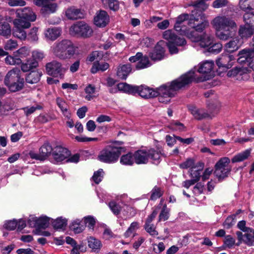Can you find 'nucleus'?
<instances>
[{
    "label": "nucleus",
    "mask_w": 254,
    "mask_h": 254,
    "mask_svg": "<svg viewBox=\"0 0 254 254\" xmlns=\"http://www.w3.org/2000/svg\"><path fill=\"white\" fill-rule=\"evenodd\" d=\"M160 209V207H155L153 210L152 213L148 216L145 223H147V224H150L153 220L156 217Z\"/></svg>",
    "instance_id": "nucleus-64"
},
{
    "label": "nucleus",
    "mask_w": 254,
    "mask_h": 254,
    "mask_svg": "<svg viewBox=\"0 0 254 254\" xmlns=\"http://www.w3.org/2000/svg\"><path fill=\"white\" fill-rule=\"evenodd\" d=\"M45 67L46 72L48 75L55 77H60L61 78L64 77L63 68L60 63L56 61H53L47 63Z\"/></svg>",
    "instance_id": "nucleus-15"
},
{
    "label": "nucleus",
    "mask_w": 254,
    "mask_h": 254,
    "mask_svg": "<svg viewBox=\"0 0 254 254\" xmlns=\"http://www.w3.org/2000/svg\"><path fill=\"white\" fill-rule=\"evenodd\" d=\"M243 17L246 24L251 25L252 21H254V13L251 11H247L244 15Z\"/></svg>",
    "instance_id": "nucleus-59"
},
{
    "label": "nucleus",
    "mask_w": 254,
    "mask_h": 254,
    "mask_svg": "<svg viewBox=\"0 0 254 254\" xmlns=\"http://www.w3.org/2000/svg\"><path fill=\"white\" fill-rule=\"evenodd\" d=\"M109 64L106 62H99L96 61L93 63L92 67L91 68L90 71L92 73H96L99 71L103 72L108 69Z\"/></svg>",
    "instance_id": "nucleus-30"
},
{
    "label": "nucleus",
    "mask_w": 254,
    "mask_h": 254,
    "mask_svg": "<svg viewBox=\"0 0 254 254\" xmlns=\"http://www.w3.org/2000/svg\"><path fill=\"white\" fill-rule=\"evenodd\" d=\"M56 103L61 109L64 116L69 119L70 118V113L67 112V105L63 99L58 97L56 98Z\"/></svg>",
    "instance_id": "nucleus-32"
},
{
    "label": "nucleus",
    "mask_w": 254,
    "mask_h": 254,
    "mask_svg": "<svg viewBox=\"0 0 254 254\" xmlns=\"http://www.w3.org/2000/svg\"><path fill=\"white\" fill-rule=\"evenodd\" d=\"M235 60L234 56L228 53V51H227L226 53H223L217 59L216 64L219 68H222L223 71H227L228 69L232 67V61Z\"/></svg>",
    "instance_id": "nucleus-14"
},
{
    "label": "nucleus",
    "mask_w": 254,
    "mask_h": 254,
    "mask_svg": "<svg viewBox=\"0 0 254 254\" xmlns=\"http://www.w3.org/2000/svg\"><path fill=\"white\" fill-rule=\"evenodd\" d=\"M55 56L61 60L71 58L75 54V49H54Z\"/></svg>",
    "instance_id": "nucleus-20"
},
{
    "label": "nucleus",
    "mask_w": 254,
    "mask_h": 254,
    "mask_svg": "<svg viewBox=\"0 0 254 254\" xmlns=\"http://www.w3.org/2000/svg\"><path fill=\"white\" fill-rule=\"evenodd\" d=\"M170 209L167 208V205L164 204L161 209L159 215V221H166L168 220L170 216Z\"/></svg>",
    "instance_id": "nucleus-46"
},
{
    "label": "nucleus",
    "mask_w": 254,
    "mask_h": 254,
    "mask_svg": "<svg viewBox=\"0 0 254 254\" xmlns=\"http://www.w3.org/2000/svg\"><path fill=\"white\" fill-rule=\"evenodd\" d=\"M17 221L15 219L5 221L3 227L9 231L14 230L17 227Z\"/></svg>",
    "instance_id": "nucleus-54"
},
{
    "label": "nucleus",
    "mask_w": 254,
    "mask_h": 254,
    "mask_svg": "<svg viewBox=\"0 0 254 254\" xmlns=\"http://www.w3.org/2000/svg\"><path fill=\"white\" fill-rule=\"evenodd\" d=\"M198 166H199L201 169L194 170V169L190 168V176L192 180H193L196 183L197 182L201 177V172L203 168L204 164L201 162H199L198 163Z\"/></svg>",
    "instance_id": "nucleus-43"
},
{
    "label": "nucleus",
    "mask_w": 254,
    "mask_h": 254,
    "mask_svg": "<svg viewBox=\"0 0 254 254\" xmlns=\"http://www.w3.org/2000/svg\"><path fill=\"white\" fill-rule=\"evenodd\" d=\"M198 21V18H196L193 15H191L189 19L188 24L194 28L196 31L202 32L208 26V22L206 20H202L200 23H195Z\"/></svg>",
    "instance_id": "nucleus-23"
},
{
    "label": "nucleus",
    "mask_w": 254,
    "mask_h": 254,
    "mask_svg": "<svg viewBox=\"0 0 254 254\" xmlns=\"http://www.w3.org/2000/svg\"><path fill=\"white\" fill-rule=\"evenodd\" d=\"M57 48H77L73 43L69 39H62L58 42L57 44Z\"/></svg>",
    "instance_id": "nucleus-47"
},
{
    "label": "nucleus",
    "mask_w": 254,
    "mask_h": 254,
    "mask_svg": "<svg viewBox=\"0 0 254 254\" xmlns=\"http://www.w3.org/2000/svg\"><path fill=\"white\" fill-rule=\"evenodd\" d=\"M51 219L47 216H41L39 218L31 216L27 220V224L31 228L34 227L38 230L45 229L49 227ZM52 220L53 219H52Z\"/></svg>",
    "instance_id": "nucleus-11"
},
{
    "label": "nucleus",
    "mask_w": 254,
    "mask_h": 254,
    "mask_svg": "<svg viewBox=\"0 0 254 254\" xmlns=\"http://www.w3.org/2000/svg\"><path fill=\"white\" fill-rule=\"evenodd\" d=\"M253 0H240L239 4L240 8L244 11H251L252 8L251 4Z\"/></svg>",
    "instance_id": "nucleus-51"
},
{
    "label": "nucleus",
    "mask_w": 254,
    "mask_h": 254,
    "mask_svg": "<svg viewBox=\"0 0 254 254\" xmlns=\"http://www.w3.org/2000/svg\"><path fill=\"white\" fill-rule=\"evenodd\" d=\"M70 155L69 150L61 146H57L52 152L53 158L57 162H61Z\"/></svg>",
    "instance_id": "nucleus-18"
},
{
    "label": "nucleus",
    "mask_w": 254,
    "mask_h": 254,
    "mask_svg": "<svg viewBox=\"0 0 254 254\" xmlns=\"http://www.w3.org/2000/svg\"><path fill=\"white\" fill-rule=\"evenodd\" d=\"M53 228L56 230L64 229L67 225V220L62 217H58L52 222Z\"/></svg>",
    "instance_id": "nucleus-42"
},
{
    "label": "nucleus",
    "mask_w": 254,
    "mask_h": 254,
    "mask_svg": "<svg viewBox=\"0 0 254 254\" xmlns=\"http://www.w3.org/2000/svg\"><path fill=\"white\" fill-rule=\"evenodd\" d=\"M124 151V148L123 147L109 145L100 152L98 158L99 160L103 163H114L118 160L122 152Z\"/></svg>",
    "instance_id": "nucleus-6"
},
{
    "label": "nucleus",
    "mask_w": 254,
    "mask_h": 254,
    "mask_svg": "<svg viewBox=\"0 0 254 254\" xmlns=\"http://www.w3.org/2000/svg\"><path fill=\"white\" fill-rule=\"evenodd\" d=\"M230 162V159L225 157L221 158L216 163L214 174L219 182L223 181L230 174L231 167L228 166Z\"/></svg>",
    "instance_id": "nucleus-9"
},
{
    "label": "nucleus",
    "mask_w": 254,
    "mask_h": 254,
    "mask_svg": "<svg viewBox=\"0 0 254 254\" xmlns=\"http://www.w3.org/2000/svg\"><path fill=\"white\" fill-rule=\"evenodd\" d=\"M211 24L215 30L216 36L224 40L231 37L237 27L236 22L232 18L225 15L216 16L212 21Z\"/></svg>",
    "instance_id": "nucleus-3"
},
{
    "label": "nucleus",
    "mask_w": 254,
    "mask_h": 254,
    "mask_svg": "<svg viewBox=\"0 0 254 254\" xmlns=\"http://www.w3.org/2000/svg\"><path fill=\"white\" fill-rule=\"evenodd\" d=\"M239 33L241 37V39L247 38L251 37L253 34L254 28L252 26L249 24H245L244 26L240 27Z\"/></svg>",
    "instance_id": "nucleus-31"
},
{
    "label": "nucleus",
    "mask_w": 254,
    "mask_h": 254,
    "mask_svg": "<svg viewBox=\"0 0 254 254\" xmlns=\"http://www.w3.org/2000/svg\"><path fill=\"white\" fill-rule=\"evenodd\" d=\"M104 172L102 169H99L98 171L94 172L92 177V180L96 184H99L104 177Z\"/></svg>",
    "instance_id": "nucleus-48"
},
{
    "label": "nucleus",
    "mask_w": 254,
    "mask_h": 254,
    "mask_svg": "<svg viewBox=\"0 0 254 254\" xmlns=\"http://www.w3.org/2000/svg\"><path fill=\"white\" fill-rule=\"evenodd\" d=\"M171 128L174 130L182 131L184 130V125L178 121H173L170 125Z\"/></svg>",
    "instance_id": "nucleus-63"
},
{
    "label": "nucleus",
    "mask_w": 254,
    "mask_h": 254,
    "mask_svg": "<svg viewBox=\"0 0 254 254\" xmlns=\"http://www.w3.org/2000/svg\"><path fill=\"white\" fill-rule=\"evenodd\" d=\"M45 57L44 53L41 51L36 50L32 52V58L33 60L41 61Z\"/></svg>",
    "instance_id": "nucleus-62"
},
{
    "label": "nucleus",
    "mask_w": 254,
    "mask_h": 254,
    "mask_svg": "<svg viewBox=\"0 0 254 254\" xmlns=\"http://www.w3.org/2000/svg\"><path fill=\"white\" fill-rule=\"evenodd\" d=\"M165 49H151L148 52V57L154 62L160 61L165 57Z\"/></svg>",
    "instance_id": "nucleus-27"
},
{
    "label": "nucleus",
    "mask_w": 254,
    "mask_h": 254,
    "mask_svg": "<svg viewBox=\"0 0 254 254\" xmlns=\"http://www.w3.org/2000/svg\"><path fill=\"white\" fill-rule=\"evenodd\" d=\"M237 62L241 64H247L254 70V49H243L240 51Z\"/></svg>",
    "instance_id": "nucleus-10"
},
{
    "label": "nucleus",
    "mask_w": 254,
    "mask_h": 254,
    "mask_svg": "<svg viewBox=\"0 0 254 254\" xmlns=\"http://www.w3.org/2000/svg\"><path fill=\"white\" fill-rule=\"evenodd\" d=\"M21 64V69L24 72L34 70L35 68H37L39 66L38 62L33 59H28L25 63Z\"/></svg>",
    "instance_id": "nucleus-29"
},
{
    "label": "nucleus",
    "mask_w": 254,
    "mask_h": 254,
    "mask_svg": "<svg viewBox=\"0 0 254 254\" xmlns=\"http://www.w3.org/2000/svg\"><path fill=\"white\" fill-rule=\"evenodd\" d=\"M189 15L188 14H183L179 15L176 19V23L174 25V28L176 31L179 32L181 34H184L187 36L188 33H186L185 30L183 29L181 26L182 23L185 20L190 19Z\"/></svg>",
    "instance_id": "nucleus-28"
},
{
    "label": "nucleus",
    "mask_w": 254,
    "mask_h": 254,
    "mask_svg": "<svg viewBox=\"0 0 254 254\" xmlns=\"http://www.w3.org/2000/svg\"><path fill=\"white\" fill-rule=\"evenodd\" d=\"M110 21V16L107 12L103 10H100L96 13L94 18V24L98 27H104Z\"/></svg>",
    "instance_id": "nucleus-19"
},
{
    "label": "nucleus",
    "mask_w": 254,
    "mask_h": 254,
    "mask_svg": "<svg viewBox=\"0 0 254 254\" xmlns=\"http://www.w3.org/2000/svg\"><path fill=\"white\" fill-rule=\"evenodd\" d=\"M205 0H200L193 2V6L202 10H205L208 7V5L205 3Z\"/></svg>",
    "instance_id": "nucleus-61"
},
{
    "label": "nucleus",
    "mask_w": 254,
    "mask_h": 254,
    "mask_svg": "<svg viewBox=\"0 0 254 254\" xmlns=\"http://www.w3.org/2000/svg\"><path fill=\"white\" fill-rule=\"evenodd\" d=\"M139 228V224L137 222H133L131 223L130 226L128 228L127 230L125 232L124 234V236L125 238H128L132 234H133V237L134 236V233L135 232L136 230Z\"/></svg>",
    "instance_id": "nucleus-44"
},
{
    "label": "nucleus",
    "mask_w": 254,
    "mask_h": 254,
    "mask_svg": "<svg viewBox=\"0 0 254 254\" xmlns=\"http://www.w3.org/2000/svg\"><path fill=\"white\" fill-rule=\"evenodd\" d=\"M29 72L26 74L25 77V82L27 83L33 84L38 83L43 75L42 71L36 69L31 70Z\"/></svg>",
    "instance_id": "nucleus-22"
},
{
    "label": "nucleus",
    "mask_w": 254,
    "mask_h": 254,
    "mask_svg": "<svg viewBox=\"0 0 254 254\" xmlns=\"http://www.w3.org/2000/svg\"><path fill=\"white\" fill-rule=\"evenodd\" d=\"M152 65L151 63L150 62L148 57L147 56H143L140 59L139 61L135 65V68L137 70H140L144 68H148Z\"/></svg>",
    "instance_id": "nucleus-36"
},
{
    "label": "nucleus",
    "mask_w": 254,
    "mask_h": 254,
    "mask_svg": "<svg viewBox=\"0 0 254 254\" xmlns=\"http://www.w3.org/2000/svg\"><path fill=\"white\" fill-rule=\"evenodd\" d=\"M119 90L122 91L127 94L135 95L138 93V90L141 87L133 85L127 83H120L117 85Z\"/></svg>",
    "instance_id": "nucleus-21"
},
{
    "label": "nucleus",
    "mask_w": 254,
    "mask_h": 254,
    "mask_svg": "<svg viewBox=\"0 0 254 254\" xmlns=\"http://www.w3.org/2000/svg\"><path fill=\"white\" fill-rule=\"evenodd\" d=\"M106 3L108 4L109 8L114 11H118L119 9V2L118 0H107L105 2Z\"/></svg>",
    "instance_id": "nucleus-55"
},
{
    "label": "nucleus",
    "mask_w": 254,
    "mask_h": 254,
    "mask_svg": "<svg viewBox=\"0 0 254 254\" xmlns=\"http://www.w3.org/2000/svg\"><path fill=\"white\" fill-rule=\"evenodd\" d=\"M251 150V149H248L235 155L231 160L232 162L233 163L240 162L248 159L250 156Z\"/></svg>",
    "instance_id": "nucleus-37"
},
{
    "label": "nucleus",
    "mask_w": 254,
    "mask_h": 254,
    "mask_svg": "<svg viewBox=\"0 0 254 254\" xmlns=\"http://www.w3.org/2000/svg\"><path fill=\"white\" fill-rule=\"evenodd\" d=\"M189 109L194 118L197 120H201L210 117V115L205 112L203 109L197 108L194 106H190Z\"/></svg>",
    "instance_id": "nucleus-24"
},
{
    "label": "nucleus",
    "mask_w": 254,
    "mask_h": 254,
    "mask_svg": "<svg viewBox=\"0 0 254 254\" xmlns=\"http://www.w3.org/2000/svg\"><path fill=\"white\" fill-rule=\"evenodd\" d=\"M163 37L168 42L160 40L157 43L155 48H162L166 44H167L168 48H170L171 46L182 47L185 46L187 43L184 38L178 36L171 30L165 31L163 33Z\"/></svg>",
    "instance_id": "nucleus-7"
},
{
    "label": "nucleus",
    "mask_w": 254,
    "mask_h": 254,
    "mask_svg": "<svg viewBox=\"0 0 254 254\" xmlns=\"http://www.w3.org/2000/svg\"><path fill=\"white\" fill-rule=\"evenodd\" d=\"M243 241L249 246H254V230L253 229L245 232Z\"/></svg>",
    "instance_id": "nucleus-41"
},
{
    "label": "nucleus",
    "mask_w": 254,
    "mask_h": 254,
    "mask_svg": "<svg viewBox=\"0 0 254 254\" xmlns=\"http://www.w3.org/2000/svg\"><path fill=\"white\" fill-rule=\"evenodd\" d=\"M54 148L48 142H45L39 149V152L44 160L51 154Z\"/></svg>",
    "instance_id": "nucleus-35"
},
{
    "label": "nucleus",
    "mask_w": 254,
    "mask_h": 254,
    "mask_svg": "<svg viewBox=\"0 0 254 254\" xmlns=\"http://www.w3.org/2000/svg\"><path fill=\"white\" fill-rule=\"evenodd\" d=\"M150 199L155 200L157 198L161 197L163 194V191H162L160 188L155 186L151 190Z\"/></svg>",
    "instance_id": "nucleus-45"
},
{
    "label": "nucleus",
    "mask_w": 254,
    "mask_h": 254,
    "mask_svg": "<svg viewBox=\"0 0 254 254\" xmlns=\"http://www.w3.org/2000/svg\"><path fill=\"white\" fill-rule=\"evenodd\" d=\"M130 64H120L117 69V75L122 79L125 80L131 71Z\"/></svg>",
    "instance_id": "nucleus-26"
},
{
    "label": "nucleus",
    "mask_w": 254,
    "mask_h": 254,
    "mask_svg": "<svg viewBox=\"0 0 254 254\" xmlns=\"http://www.w3.org/2000/svg\"><path fill=\"white\" fill-rule=\"evenodd\" d=\"M161 150L153 148L138 149L133 153L134 162L138 165L148 163L149 159L155 165H158L161 161Z\"/></svg>",
    "instance_id": "nucleus-4"
},
{
    "label": "nucleus",
    "mask_w": 254,
    "mask_h": 254,
    "mask_svg": "<svg viewBox=\"0 0 254 254\" xmlns=\"http://www.w3.org/2000/svg\"><path fill=\"white\" fill-rule=\"evenodd\" d=\"M69 31L72 34L79 35L83 37H89L93 33L92 28L88 24L82 22L71 26Z\"/></svg>",
    "instance_id": "nucleus-12"
},
{
    "label": "nucleus",
    "mask_w": 254,
    "mask_h": 254,
    "mask_svg": "<svg viewBox=\"0 0 254 254\" xmlns=\"http://www.w3.org/2000/svg\"><path fill=\"white\" fill-rule=\"evenodd\" d=\"M34 4L41 7V11L45 14L54 13L56 12L58 6L57 3L51 0H33Z\"/></svg>",
    "instance_id": "nucleus-13"
},
{
    "label": "nucleus",
    "mask_w": 254,
    "mask_h": 254,
    "mask_svg": "<svg viewBox=\"0 0 254 254\" xmlns=\"http://www.w3.org/2000/svg\"><path fill=\"white\" fill-rule=\"evenodd\" d=\"M61 29L59 28L53 27L48 29L45 32L46 37L51 40H55L61 34Z\"/></svg>",
    "instance_id": "nucleus-34"
},
{
    "label": "nucleus",
    "mask_w": 254,
    "mask_h": 254,
    "mask_svg": "<svg viewBox=\"0 0 254 254\" xmlns=\"http://www.w3.org/2000/svg\"><path fill=\"white\" fill-rule=\"evenodd\" d=\"M4 83L11 92L14 93L23 89L25 79L22 76L20 70L18 68H13L6 73Z\"/></svg>",
    "instance_id": "nucleus-5"
},
{
    "label": "nucleus",
    "mask_w": 254,
    "mask_h": 254,
    "mask_svg": "<svg viewBox=\"0 0 254 254\" xmlns=\"http://www.w3.org/2000/svg\"><path fill=\"white\" fill-rule=\"evenodd\" d=\"M243 43V39L235 37L227 44L226 48H240Z\"/></svg>",
    "instance_id": "nucleus-49"
},
{
    "label": "nucleus",
    "mask_w": 254,
    "mask_h": 254,
    "mask_svg": "<svg viewBox=\"0 0 254 254\" xmlns=\"http://www.w3.org/2000/svg\"><path fill=\"white\" fill-rule=\"evenodd\" d=\"M29 53L28 49H18L13 53L12 56H7L5 58V62L10 65L19 64L22 63L21 58L26 57Z\"/></svg>",
    "instance_id": "nucleus-16"
},
{
    "label": "nucleus",
    "mask_w": 254,
    "mask_h": 254,
    "mask_svg": "<svg viewBox=\"0 0 254 254\" xmlns=\"http://www.w3.org/2000/svg\"><path fill=\"white\" fill-rule=\"evenodd\" d=\"M120 163L124 165L131 166L134 162L133 153L128 152L122 155L120 158Z\"/></svg>",
    "instance_id": "nucleus-38"
},
{
    "label": "nucleus",
    "mask_w": 254,
    "mask_h": 254,
    "mask_svg": "<svg viewBox=\"0 0 254 254\" xmlns=\"http://www.w3.org/2000/svg\"><path fill=\"white\" fill-rule=\"evenodd\" d=\"M187 37L192 42H200L201 48H213L216 46L217 48H222V45L219 43L213 44V37L205 33L202 36H199L195 31H191L188 33Z\"/></svg>",
    "instance_id": "nucleus-8"
},
{
    "label": "nucleus",
    "mask_w": 254,
    "mask_h": 254,
    "mask_svg": "<svg viewBox=\"0 0 254 254\" xmlns=\"http://www.w3.org/2000/svg\"><path fill=\"white\" fill-rule=\"evenodd\" d=\"M144 228L147 232L150 234L151 236H155L158 235V233L157 231L155 230V228L153 224L145 223Z\"/></svg>",
    "instance_id": "nucleus-60"
},
{
    "label": "nucleus",
    "mask_w": 254,
    "mask_h": 254,
    "mask_svg": "<svg viewBox=\"0 0 254 254\" xmlns=\"http://www.w3.org/2000/svg\"><path fill=\"white\" fill-rule=\"evenodd\" d=\"M88 246L93 252L98 253L102 247V244L98 239L90 237L88 239Z\"/></svg>",
    "instance_id": "nucleus-33"
},
{
    "label": "nucleus",
    "mask_w": 254,
    "mask_h": 254,
    "mask_svg": "<svg viewBox=\"0 0 254 254\" xmlns=\"http://www.w3.org/2000/svg\"><path fill=\"white\" fill-rule=\"evenodd\" d=\"M195 79V71L191 69L171 82L162 85L156 90L145 85H141L138 95L144 99L158 97L161 103H168L170 98L174 97L177 92L190 84Z\"/></svg>",
    "instance_id": "nucleus-1"
},
{
    "label": "nucleus",
    "mask_w": 254,
    "mask_h": 254,
    "mask_svg": "<svg viewBox=\"0 0 254 254\" xmlns=\"http://www.w3.org/2000/svg\"><path fill=\"white\" fill-rule=\"evenodd\" d=\"M16 14L18 18L13 21V35L20 40H25L27 34L24 29L29 28L31 22L36 20V15L29 7L17 9Z\"/></svg>",
    "instance_id": "nucleus-2"
},
{
    "label": "nucleus",
    "mask_w": 254,
    "mask_h": 254,
    "mask_svg": "<svg viewBox=\"0 0 254 254\" xmlns=\"http://www.w3.org/2000/svg\"><path fill=\"white\" fill-rule=\"evenodd\" d=\"M194 165V160L192 158H188L187 160L179 165V167L180 168L184 169H188L189 168H195V166H193Z\"/></svg>",
    "instance_id": "nucleus-52"
},
{
    "label": "nucleus",
    "mask_w": 254,
    "mask_h": 254,
    "mask_svg": "<svg viewBox=\"0 0 254 254\" xmlns=\"http://www.w3.org/2000/svg\"><path fill=\"white\" fill-rule=\"evenodd\" d=\"M82 221L80 219H77L74 220L70 224L69 227L71 230H72L75 233H80L82 232L85 229V225H83Z\"/></svg>",
    "instance_id": "nucleus-40"
},
{
    "label": "nucleus",
    "mask_w": 254,
    "mask_h": 254,
    "mask_svg": "<svg viewBox=\"0 0 254 254\" xmlns=\"http://www.w3.org/2000/svg\"><path fill=\"white\" fill-rule=\"evenodd\" d=\"M243 73V69L241 67L236 66L228 71L227 76L228 77H234L238 75H241Z\"/></svg>",
    "instance_id": "nucleus-56"
},
{
    "label": "nucleus",
    "mask_w": 254,
    "mask_h": 254,
    "mask_svg": "<svg viewBox=\"0 0 254 254\" xmlns=\"http://www.w3.org/2000/svg\"><path fill=\"white\" fill-rule=\"evenodd\" d=\"M228 0H215L212 3V6L214 8H220L228 5Z\"/></svg>",
    "instance_id": "nucleus-53"
},
{
    "label": "nucleus",
    "mask_w": 254,
    "mask_h": 254,
    "mask_svg": "<svg viewBox=\"0 0 254 254\" xmlns=\"http://www.w3.org/2000/svg\"><path fill=\"white\" fill-rule=\"evenodd\" d=\"M2 20V18L0 16V35L3 36L10 35L11 31L10 25L7 22Z\"/></svg>",
    "instance_id": "nucleus-39"
},
{
    "label": "nucleus",
    "mask_w": 254,
    "mask_h": 254,
    "mask_svg": "<svg viewBox=\"0 0 254 254\" xmlns=\"http://www.w3.org/2000/svg\"><path fill=\"white\" fill-rule=\"evenodd\" d=\"M109 207L115 215H118L121 211V207L115 201H111L109 203Z\"/></svg>",
    "instance_id": "nucleus-58"
},
{
    "label": "nucleus",
    "mask_w": 254,
    "mask_h": 254,
    "mask_svg": "<svg viewBox=\"0 0 254 254\" xmlns=\"http://www.w3.org/2000/svg\"><path fill=\"white\" fill-rule=\"evenodd\" d=\"M38 28L36 27L33 28L31 29L30 32L28 35L27 39L30 41H36L38 39Z\"/></svg>",
    "instance_id": "nucleus-57"
},
{
    "label": "nucleus",
    "mask_w": 254,
    "mask_h": 254,
    "mask_svg": "<svg viewBox=\"0 0 254 254\" xmlns=\"http://www.w3.org/2000/svg\"><path fill=\"white\" fill-rule=\"evenodd\" d=\"M83 225L87 226L89 229H93L96 224L95 218L92 216L89 215L84 217Z\"/></svg>",
    "instance_id": "nucleus-50"
},
{
    "label": "nucleus",
    "mask_w": 254,
    "mask_h": 254,
    "mask_svg": "<svg viewBox=\"0 0 254 254\" xmlns=\"http://www.w3.org/2000/svg\"><path fill=\"white\" fill-rule=\"evenodd\" d=\"M214 64L212 62L206 61L200 64L197 71L203 74H205L204 77L198 78L196 80L197 82H201L210 79L211 78L210 72L212 71Z\"/></svg>",
    "instance_id": "nucleus-17"
},
{
    "label": "nucleus",
    "mask_w": 254,
    "mask_h": 254,
    "mask_svg": "<svg viewBox=\"0 0 254 254\" xmlns=\"http://www.w3.org/2000/svg\"><path fill=\"white\" fill-rule=\"evenodd\" d=\"M66 16L69 19H77L84 17V14L80 9L75 6H71L67 9L65 11Z\"/></svg>",
    "instance_id": "nucleus-25"
}]
</instances>
